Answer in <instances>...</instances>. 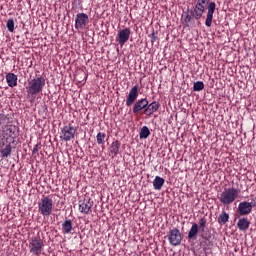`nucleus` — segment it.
I'll list each match as a JSON object with an SVG mask.
<instances>
[{
	"label": "nucleus",
	"mask_w": 256,
	"mask_h": 256,
	"mask_svg": "<svg viewBox=\"0 0 256 256\" xmlns=\"http://www.w3.org/2000/svg\"><path fill=\"white\" fill-rule=\"evenodd\" d=\"M43 89H45V77L37 76L28 80L26 93L28 97H31V99H35L36 95L43 93Z\"/></svg>",
	"instance_id": "obj_1"
},
{
	"label": "nucleus",
	"mask_w": 256,
	"mask_h": 256,
	"mask_svg": "<svg viewBox=\"0 0 256 256\" xmlns=\"http://www.w3.org/2000/svg\"><path fill=\"white\" fill-rule=\"evenodd\" d=\"M205 5H208L205 25L206 27H211L213 23V15L215 14V9H217V4L215 2H209V0H197L194 7L205 13Z\"/></svg>",
	"instance_id": "obj_2"
},
{
	"label": "nucleus",
	"mask_w": 256,
	"mask_h": 256,
	"mask_svg": "<svg viewBox=\"0 0 256 256\" xmlns=\"http://www.w3.org/2000/svg\"><path fill=\"white\" fill-rule=\"evenodd\" d=\"M239 197V190L237 188H225L218 197L222 205H231Z\"/></svg>",
	"instance_id": "obj_3"
},
{
	"label": "nucleus",
	"mask_w": 256,
	"mask_h": 256,
	"mask_svg": "<svg viewBox=\"0 0 256 256\" xmlns=\"http://www.w3.org/2000/svg\"><path fill=\"white\" fill-rule=\"evenodd\" d=\"M38 211L42 217H49L53 213V199L49 196L41 198L38 202Z\"/></svg>",
	"instance_id": "obj_4"
},
{
	"label": "nucleus",
	"mask_w": 256,
	"mask_h": 256,
	"mask_svg": "<svg viewBox=\"0 0 256 256\" xmlns=\"http://www.w3.org/2000/svg\"><path fill=\"white\" fill-rule=\"evenodd\" d=\"M28 247L32 255L40 256L43 253V247H45V243L41 237L36 236L29 240Z\"/></svg>",
	"instance_id": "obj_5"
},
{
	"label": "nucleus",
	"mask_w": 256,
	"mask_h": 256,
	"mask_svg": "<svg viewBox=\"0 0 256 256\" xmlns=\"http://www.w3.org/2000/svg\"><path fill=\"white\" fill-rule=\"evenodd\" d=\"M166 239L172 247H179L183 241V236L178 228H172L167 232Z\"/></svg>",
	"instance_id": "obj_6"
},
{
	"label": "nucleus",
	"mask_w": 256,
	"mask_h": 256,
	"mask_svg": "<svg viewBox=\"0 0 256 256\" xmlns=\"http://www.w3.org/2000/svg\"><path fill=\"white\" fill-rule=\"evenodd\" d=\"M75 133H77V130L73 125L69 124L61 128L60 131V140L61 141H72V139H75Z\"/></svg>",
	"instance_id": "obj_7"
},
{
	"label": "nucleus",
	"mask_w": 256,
	"mask_h": 256,
	"mask_svg": "<svg viewBox=\"0 0 256 256\" xmlns=\"http://www.w3.org/2000/svg\"><path fill=\"white\" fill-rule=\"evenodd\" d=\"M253 207H256V198H253L251 202L242 201L238 205V213L242 216L250 215Z\"/></svg>",
	"instance_id": "obj_8"
},
{
	"label": "nucleus",
	"mask_w": 256,
	"mask_h": 256,
	"mask_svg": "<svg viewBox=\"0 0 256 256\" xmlns=\"http://www.w3.org/2000/svg\"><path fill=\"white\" fill-rule=\"evenodd\" d=\"M89 24V16L85 13H78L75 18V29L83 31Z\"/></svg>",
	"instance_id": "obj_9"
},
{
	"label": "nucleus",
	"mask_w": 256,
	"mask_h": 256,
	"mask_svg": "<svg viewBox=\"0 0 256 256\" xmlns=\"http://www.w3.org/2000/svg\"><path fill=\"white\" fill-rule=\"evenodd\" d=\"M131 37V28L120 29L116 36V41L120 47H123Z\"/></svg>",
	"instance_id": "obj_10"
},
{
	"label": "nucleus",
	"mask_w": 256,
	"mask_h": 256,
	"mask_svg": "<svg viewBox=\"0 0 256 256\" xmlns=\"http://www.w3.org/2000/svg\"><path fill=\"white\" fill-rule=\"evenodd\" d=\"M93 200L91 198H84L79 201V211L84 215H91L93 213Z\"/></svg>",
	"instance_id": "obj_11"
},
{
	"label": "nucleus",
	"mask_w": 256,
	"mask_h": 256,
	"mask_svg": "<svg viewBox=\"0 0 256 256\" xmlns=\"http://www.w3.org/2000/svg\"><path fill=\"white\" fill-rule=\"evenodd\" d=\"M137 97H139V86L135 85L130 89L126 97V106L131 107L137 101Z\"/></svg>",
	"instance_id": "obj_12"
},
{
	"label": "nucleus",
	"mask_w": 256,
	"mask_h": 256,
	"mask_svg": "<svg viewBox=\"0 0 256 256\" xmlns=\"http://www.w3.org/2000/svg\"><path fill=\"white\" fill-rule=\"evenodd\" d=\"M108 151L111 157H117L121 151V142H119V140L113 141L109 146Z\"/></svg>",
	"instance_id": "obj_13"
},
{
	"label": "nucleus",
	"mask_w": 256,
	"mask_h": 256,
	"mask_svg": "<svg viewBox=\"0 0 256 256\" xmlns=\"http://www.w3.org/2000/svg\"><path fill=\"white\" fill-rule=\"evenodd\" d=\"M147 105H149L147 98H142L136 101L133 107V113H140V111H143V109H147Z\"/></svg>",
	"instance_id": "obj_14"
},
{
	"label": "nucleus",
	"mask_w": 256,
	"mask_h": 256,
	"mask_svg": "<svg viewBox=\"0 0 256 256\" xmlns=\"http://www.w3.org/2000/svg\"><path fill=\"white\" fill-rule=\"evenodd\" d=\"M161 105L159 102L154 101L146 106V109L144 110L145 115H148V117H151L153 113H156V111H159V108Z\"/></svg>",
	"instance_id": "obj_15"
},
{
	"label": "nucleus",
	"mask_w": 256,
	"mask_h": 256,
	"mask_svg": "<svg viewBox=\"0 0 256 256\" xmlns=\"http://www.w3.org/2000/svg\"><path fill=\"white\" fill-rule=\"evenodd\" d=\"M73 231V222L71 220H64L62 223V233L64 235H69Z\"/></svg>",
	"instance_id": "obj_16"
},
{
	"label": "nucleus",
	"mask_w": 256,
	"mask_h": 256,
	"mask_svg": "<svg viewBox=\"0 0 256 256\" xmlns=\"http://www.w3.org/2000/svg\"><path fill=\"white\" fill-rule=\"evenodd\" d=\"M249 225H251V223L247 218H240L237 223L239 231H247V229H249Z\"/></svg>",
	"instance_id": "obj_17"
},
{
	"label": "nucleus",
	"mask_w": 256,
	"mask_h": 256,
	"mask_svg": "<svg viewBox=\"0 0 256 256\" xmlns=\"http://www.w3.org/2000/svg\"><path fill=\"white\" fill-rule=\"evenodd\" d=\"M199 231V224L193 223L188 232V239H197Z\"/></svg>",
	"instance_id": "obj_18"
},
{
	"label": "nucleus",
	"mask_w": 256,
	"mask_h": 256,
	"mask_svg": "<svg viewBox=\"0 0 256 256\" xmlns=\"http://www.w3.org/2000/svg\"><path fill=\"white\" fill-rule=\"evenodd\" d=\"M165 185V179L161 178V176H156L153 180V187L156 191H161Z\"/></svg>",
	"instance_id": "obj_19"
},
{
	"label": "nucleus",
	"mask_w": 256,
	"mask_h": 256,
	"mask_svg": "<svg viewBox=\"0 0 256 256\" xmlns=\"http://www.w3.org/2000/svg\"><path fill=\"white\" fill-rule=\"evenodd\" d=\"M6 81L8 87H17V75L14 73H8L6 75Z\"/></svg>",
	"instance_id": "obj_20"
},
{
	"label": "nucleus",
	"mask_w": 256,
	"mask_h": 256,
	"mask_svg": "<svg viewBox=\"0 0 256 256\" xmlns=\"http://www.w3.org/2000/svg\"><path fill=\"white\" fill-rule=\"evenodd\" d=\"M151 135V131L149 130V127L143 126L140 130L139 137L140 139H147Z\"/></svg>",
	"instance_id": "obj_21"
},
{
	"label": "nucleus",
	"mask_w": 256,
	"mask_h": 256,
	"mask_svg": "<svg viewBox=\"0 0 256 256\" xmlns=\"http://www.w3.org/2000/svg\"><path fill=\"white\" fill-rule=\"evenodd\" d=\"M228 221H229V214L227 212L224 211L218 216L219 225H225V223H227Z\"/></svg>",
	"instance_id": "obj_22"
},
{
	"label": "nucleus",
	"mask_w": 256,
	"mask_h": 256,
	"mask_svg": "<svg viewBox=\"0 0 256 256\" xmlns=\"http://www.w3.org/2000/svg\"><path fill=\"white\" fill-rule=\"evenodd\" d=\"M205 12H203V10H199V8L194 7L193 11H192V17L194 19H196V21H199V19H201V17H203V14Z\"/></svg>",
	"instance_id": "obj_23"
},
{
	"label": "nucleus",
	"mask_w": 256,
	"mask_h": 256,
	"mask_svg": "<svg viewBox=\"0 0 256 256\" xmlns=\"http://www.w3.org/2000/svg\"><path fill=\"white\" fill-rule=\"evenodd\" d=\"M106 137H107V134L98 132L96 135V141H97L98 145H105Z\"/></svg>",
	"instance_id": "obj_24"
},
{
	"label": "nucleus",
	"mask_w": 256,
	"mask_h": 256,
	"mask_svg": "<svg viewBox=\"0 0 256 256\" xmlns=\"http://www.w3.org/2000/svg\"><path fill=\"white\" fill-rule=\"evenodd\" d=\"M198 225H199L198 229L200 233H205V227H207V218L205 217L200 218Z\"/></svg>",
	"instance_id": "obj_25"
},
{
	"label": "nucleus",
	"mask_w": 256,
	"mask_h": 256,
	"mask_svg": "<svg viewBox=\"0 0 256 256\" xmlns=\"http://www.w3.org/2000/svg\"><path fill=\"white\" fill-rule=\"evenodd\" d=\"M1 157H9L11 155V144H7L4 148L0 151Z\"/></svg>",
	"instance_id": "obj_26"
},
{
	"label": "nucleus",
	"mask_w": 256,
	"mask_h": 256,
	"mask_svg": "<svg viewBox=\"0 0 256 256\" xmlns=\"http://www.w3.org/2000/svg\"><path fill=\"white\" fill-rule=\"evenodd\" d=\"M205 89V84L203 81H197L193 84V91H203Z\"/></svg>",
	"instance_id": "obj_27"
},
{
	"label": "nucleus",
	"mask_w": 256,
	"mask_h": 256,
	"mask_svg": "<svg viewBox=\"0 0 256 256\" xmlns=\"http://www.w3.org/2000/svg\"><path fill=\"white\" fill-rule=\"evenodd\" d=\"M6 27L10 33L15 31V21L13 19H8Z\"/></svg>",
	"instance_id": "obj_28"
},
{
	"label": "nucleus",
	"mask_w": 256,
	"mask_h": 256,
	"mask_svg": "<svg viewBox=\"0 0 256 256\" xmlns=\"http://www.w3.org/2000/svg\"><path fill=\"white\" fill-rule=\"evenodd\" d=\"M40 149H41V142H38V143L34 146V148H33V150H32L33 155H35L36 153H39Z\"/></svg>",
	"instance_id": "obj_29"
},
{
	"label": "nucleus",
	"mask_w": 256,
	"mask_h": 256,
	"mask_svg": "<svg viewBox=\"0 0 256 256\" xmlns=\"http://www.w3.org/2000/svg\"><path fill=\"white\" fill-rule=\"evenodd\" d=\"M182 19L184 21V23H191V19H193V17H191L189 14L182 16Z\"/></svg>",
	"instance_id": "obj_30"
},
{
	"label": "nucleus",
	"mask_w": 256,
	"mask_h": 256,
	"mask_svg": "<svg viewBox=\"0 0 256 256\" xmlns=\"http://www.w3.org/2000/svg\"><path fill=\"white\" fill-rule=\"evenodd\" d=\"M150 39H151V43H155V41H157V34H155V32H153L151 35H150Z\"/></svg>",
	"instance_id": "obj_31"
},
{
	"label": "nucleus",
	"mask_w": 256,
	"mask_h": 256,
	"mask_svg": "<svg viewBox=\"0 0 256 256\" xmlns=\"http://www.w3.org/2000/svg\"><path fill=\"white\" fill-rule=\"evenodd\" d=\"M7 119V116L5 114H0V125H3V121Z\"/></svg>",
	"instance_id": "obj_32"
},
{
	"label": "nucleus",
	"mask_w": 256,
	"mask_h": 256,
	"mask_svg": "<svg viewBox=\"0 0 256 256\" xmlns=\"http://www.w3.org/2000/svg\"><path fill=\"white\" fill-rule=\"evenodd\" d=\"M8 131H9V136L10 137H12L13 136V134L15 133V131L13 130V127H10V128H8Z\"/></svg>",
	"instance_id": "obj_33"
}]
</instances>
